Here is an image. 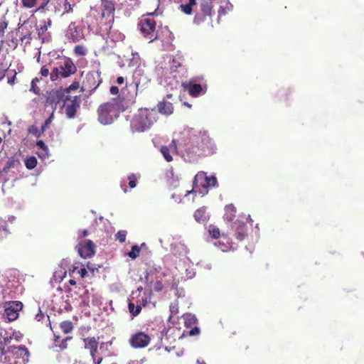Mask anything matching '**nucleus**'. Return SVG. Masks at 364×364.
<instances>
[{"label":"nucleus","mask_w":364,"mask_h":364,"mask_svg":"<svg viewBox=\"0 0 364 364\" xmlns=\"http://www.w3.org/2000/svg\"><path fill=\"white\" fill-rule=\"evenodd\" d=\"M70 339L69 337H66L65 338L63 339L60 343H58V346L61 348V349H65L67 348V344H66V341Z\"/></svg>","instance_id":"57"},{"label":"nucleus","mask_w":364,"mask_h":364,"mask_svg":"<svg viewBox=\"0 0 364 364\" xmlns=\"http://www.w3.org/2000/svg\"><path fill=\"white\" fill-rule=\"evenodd\" d=\"M205 16H204V15L201 16L200 14H196L194 18V22L196 23H200V22L204 21Z\"/></svg>","instance_id":"56"},{"label":"nucleus","mask_w":364,"mask_h":364,"mask_svg":"<svg viewBox=\"0 0 364 364\" xmlns=\"http://www.w3.org/2000/svg\"><path fill=\"white\" fill-rule=\"evenodd\" d=\"M129 186L131 188L136 186V178L134 174H131L128 176Z\"/></svg>","instance_id":"45"},{"label":"nucleus","mask_w":364,"mask_h":364,"mask_svg":"<svg viewBox=\"0 0 364 364\" xmlns=\"http://www.w3.org/2000/svg\"><path fill=\"white\" fill-rule=\"evenodd\" d=\"M84 346L86 349L90 350V355L92 358L97 350L98 342L94 337L84 338Z\"/></svg>","instance_id":"20"},{"label":"nucleus","mask_w":364,"mask_h":364,"mask_svg":"<svg viewBox=\"0 0 364 364\" xmlns=\"http://www.w3.org/2000/svg\"><path fill=\"white\" fill-rule=\"evenodd\" d=\"M124 110L122 102H109L100 106L97 109L98 121L104 125L111 124Z\"/></svg>","instance_id":"3"},{"label":"nucleus","mask_w":364,"mask_h":364,"mask_svg":"<svg viewBox=\"0 0 364 364\" xmlns=\"http://www.w3.org/2000/svg\"><path fill=\"white\" fill-rule=\"evenodd\" d=\"M78 87H79V83L78 82H73L68 88L65 89V92H66V94H68V93H70V92L71 90H75ZM70 96L69 95H64L63 100L64 101L70 100Z\"/></svg>","instance_id":"39"},{"label":"nucleus","mask_w":364,"mask_h":364,"mask_svg":"<svg viewBox=\"0 0 364 364\" xmlns=\"http://www.w3.org/2000/svg\"><path fill=\"white\" fill-rule=\"evenodd\" d=\"M43 317H44V314L42 313L41 310L39 309L38 313L36 315L35 318L38 321H41Z\"/></svg>","instance_id":"61"},{"label":"nucleus","mask_w":364,"mask_h":364,"mask_svg":"<svg viewBox=\"0 0 364 364\" xmlns=\"http://www.w3.org/2000/svg\"><path fill=\"white\" fill-rule=\"evenodd\" d=\"M102 18H105L106 23L108 24L109 28H111L110 24L114 21V5L109 0H102Z\"/></svg>","instance_id":"14"},{"label":"nucleus","mask_w":364,"mask_h":364,"mask_svg":"<svg viewBox=\"0 0 364 364\" xmlns=\"http://www.w3.org/2000/svg\"><path fill=\"white\" fill-rule=\"evenodd\" d=\"M129 312L134 316H137L141 310V307L139 305L135 306L134 304L129 302L128 305Z\"/></svg>","instance_id":"37"},{"label":"nucleus","mask_w":364,"mask_h":364,"mask_svg":"<svg viewBox=\"0 0 364 364\" xmlns=\"http://www.w3.org/2000/svg\"><path fill=\"white\" fill-rule=\"evenodd\" d=\"M174 79H171L170 77L164 76V79H161V84L164 86L169 87L171 90L176 89L179 85L177 80L175 79L176 75L173 76Z\"/></svg>","instance_id":"25"},{"label":"nucleus","mask_w":364,"mask_h":364,"mask_svg":"<svg viewBox=\"0 0 364 364\" xmlns=\"http://www.w3.org/2000/svg\"><path fill=\"white\" fill-rule=\"evenodd\" d=\"M13 339V336H9L4 338V342L6 343V345L10 343L11 341Z\"/></svg>","instance_id":"64"},{"label":"nucleus","mask_w":364,"mask_h":364,"mask_svg":"<svg viewBox=\"0 0 364 364\" xmlns=\"http://www.w3.org/2000/svg\"><path fill=\"white\" fill-rule=\"evenodd\" d=\"M151 341L148 334L144 332H138L132 335L129 339V343L134 348H142L146 347Z\"/></svg>","instance_id":"13"},{"label":"nucleus","mask_w":364,"mask_h":364,"mask_svg":"<svg viewBox=\"0 0 364 364\" xmlns=\"http://www.w3.org/2000/svg\"><path fill=\"white\" fill-rule=\"evenodd\" d=\"M149 82V79L144 75V70L138 67L133 72L132 82L127 85L126 87L134 90V95H136L139 91H142L146 87Z\"/></svg>","instance_id":"7"},{"label":"nucleus","mask_w":364,"mask_h":364,"mask_svg":"<svg viewBox=\"0 0 364 364\" xmlns=\"http://www.w3.org/2000/svg\"><path fill=\"white\" fill-rule=\"evenodd\" d=\"M23 308V304L21 301H12L4 304V316L9 321L16 320L18 316V312Z\"/></svg>","instance_id":"10"},{"label":"nucleus","mask_w":364,"mask_h":364,"mask_svg":"<svg viewBox=\"0 0 364 364\" xmlns=\"http://www.w3.org/2000/svg\"><path fill=\"white\" fill-rule=\"evenodd\" d=\"M198 183H200L201 185V190L198 191V193L201 195V196H204L208 193V188H216L218 186V180L215 174L208 176L205 172L199 171L194 177L193 182V190L187 191L185 196H187L191 193L194 195L196 194L197 191H194V188L196 187Z\"/></svg>","instance_id":"4"},{"label":"nucleus","mask_w":364,"mask_h":364,"mask_svg":"<svg viewBox=\"0 0 364 364\" xmlns=\"http://www.w3.org/2000/svg\"><path fill=\"white\" fill-rule=\"evenodd\" d=\"M225 219L228 222L232 221L235 216L236 208L232 204H229L225 206Z\"/></svg>","instance_id":"24"},{"label":"nucleus","mask_w":364,"mask_h":364,"mask_svg":"<svg viewBox=\"0 0 364 364\" xmlns=\"http://www.w3.org/2000/svg\"><path fill=\"white\" fill-rule=\"evenodd\" d=\"M60 328L63 333H69L70 332L72 331V330L73 328V323L71 321H65L60 323Z\"/></svg>","instance_id":"31"},{"label":"nucleus","mask_w":364,"mask_h":364,"mask_svg":"<svg viewBox=\"0 0 364 364\" xmlns=\"http://www.w3.org/2000/svg\"><path fill=\"white\" fill-rule=\"evenodd\" d=\"M158 120V113L154 109L141 108L134 114L130 127L133 132H144Z\"/></svg>","instance_id":"2"},{"label":"nucleus","mask_w":364,"mask_h":364,"mask_svg":"<svg viewBox=\"0 0 364 364\" xmlns=\"http://www.w3.org/2000/svg\"><path fill=\"white\" fill-rule=\"evenodd\" d=\"M171 198L175 200V201L177 202L178 203H180L181 202V197L179 195H176V193L171 195Z\"/></svg>","instance_id":"62"},{"label":"nucleus","mask_w":364,"mask_h":364,"mask_svg":"<svg viewBox=\"0 0 364 364\" xmlns=\"http://www.w3.org/2000/svg\"><path fill=\"white\" fill-rule=\"evenodd\" d=\"M66 262H67V261L65 259H63L61 263V268L63 269V272L62 270H60V273H59L57 271H55L54 272V274H53L54 277L56 279H59L60 282L62 281L63 279L66 276L67 271L65 267H63V265H64V264H65Z\"/></svg>","instance_id":"34"},{"label":"nucleus","mask_w":364,"mask_h":364,"mask_svg":"<svg viewBox=\"0 0 364 364\" xmlns=\"http://www.w3.org/2000/svg\"><path fill=\"white\" fill-rule=\"evenodd\" d=\"M109 91L112 95H115L119 93V88L118 87L113 85L110 87Z\"/></svg>","instance_id":"60"},{"label":"nucleus","mask_w":364,"mask_h":364,"mask_svg":"<svg viewBox=\"0 0 364 364\" xmlns=\"http://www.w3.org/2000/svg\"><path fill=\"white\" fill-rule=\"evenodd\" d=\"M179 8L186 14H191L192 13V7L188 4H181Z\"/></svg>","instance_id":"44"},{"label":"nucleus","mask_w":364,"mask_h":364,"mask_svg":"<svg viewBox=\"0 0 364 364\" xmlns=\"http://www.w3.org/2000/svg\"><path fill=\"white\" fill-rule=\"evenodd\" d=\"M217 145L208 131L186 127L176 134L169 146H162L160 151L166 161H173L175 151L187 162H196L217 152Z\"/></svg>","instance_id":"1"},{"label":"nucleus","mask_w":364,"mask_h":364,"mask_svg":"<svg viewBox=\"0 0 364 364\" xmlns=\"http://www.w3.org/2000/svg\"><path fill=\"white\" fill-rule=\"evenodd\" d=\"M139 27L144 37L150 39L149 42H152L154 39L161 38L159 32L155 33L156 22L153 18H144L141 19L139 23Z\"/></svg>","instance_id":"8"},{"label":"nucleus","mask_w":364,"mask_h":364,"mask_svg":"<svg viewBox=\"0 0 364 364\" xmlns=\"http://www.w3.org/2000/svg\"><path fill=\"white\" fill-rule=\"evenodd\" d=\"M36 0H22V4L24 7L32 8L36 5Z\"/></svg>","instance_id":"47"},{"label":"nucleus","mask_w":364,"mask_h":364,"mask_svg":"<svg viewBox=\"0 0 364 364\" xmlns=\"http://www.w3.org/2000/svg\"><path fill=\"white\" fill-rule=\"evenodd\" d=\"M177 304H171L170 306V311L171 314L169 316V319L171 318L173 314L178 312V306Z\"/></svg>","instance_id":"51"},{"label":"nucleus","mask_w":364,"mask_h":364,"mask_svg":"<svg viewBox=\"0 0 364 364\" xmlns=\"http://www.w3.org/2000/svg\"><path fill=\"white\" fill-rule=\"evenodd\" d=\"M154 289L156 291H160L163 289V284L161 281L157 280L154 285Z\"/></svg>","instance_id":"52"},{"label":"nucleus","mask_w":364,"mask_h":364,"mask_svg":"<svg viewBox=\"0 0 364 364\" xmlns=\"http://www.w3.org/2000/svg\"><path fill=\"white\" fill-rule=\"evenodd\" d=\"M29 355V351L25 346H10L9 360L6 362L9 364H26L28 362Z\"/></svg>","instance_id":"6"},{"label":"nucleus","mask_w":364,"mask_h":364,"mask_svg":"<svg viewBox=\"0 0 364 364\" xmlns=\"http://www.w3.org/2000/svg\"><path fill=\"white\" fill-rule=\"evenodd\" d=\"M200 333V328L198 327V326H194L188 332V335L189 336H197V335H199Z\"/></svg>","instance_id":"49"},{"label":"nucleus","mask_w":364,"mask_h":364,"mask_svg":"<svg viewBox=\"0 0 364 364\" xmlns=\"http://www.w3.org/2000/svg\"><path fill=\"white\" fill-rule=\"evenodd\" d=\"M101 82L100 73L98 71H91L86 75L83 80V87L85 90H95Z\"/></svg>","instance_id":"12"},{"label":"nucleus","mask_w":364,"mask_h":364,"mask_svg":"<svg viewBox=\"0 0 364 364\" xmlns=\"http://www.w3.org/2000/svg\"><path fill=\"white\" fill-rule=\"evenodd\" d=\"M120 4L127 9H134L135 6H139L140 0H118Z\"/></svg>","instance_id":"30"},{"label":"nucleus","mask_w":364,"mask_h":364,"mask_svg":"<svg viewBox=\"0 0 364 364\" xmlns=\"http://www.w3.org/2000/svg\"><path fill=\"white\" fill-rule=\"evenodd\" d=\"M53 118V114H52L45 122V124L42 126V130L44 131L46 128L50 124Z\"/></svg>","instance_id":"55"},{"label":"nucleus","mask_w":364,"mask_h":364,"mask_svg":"<svg viewBox=\"0 0 364 364\" xmlns=\"http://www.w3.org/2000/svg\"><path fill=\"white\" fill-rule=\"evenodd\" d=\"M77 252L82 258H89L95 253V245L90 240H81L77 246Z\"/></svg>","instance_id":"11"},{"label":"nucleus","mask_w":364,"mask_h":364,"mask_svg":"<svg viewBox=\"0 0 364 364\" xmlns=\"http://www.w3.org/2000/svg\"><path fill=\"white\" fill-rule=\"evenodd\" d=\"M75 52L80 55H84L85 54L84 48L80 46H77L75 47Z\"/></svg>","instance_id":"54"},{"label":"nucleus","mask_w":364,"mask_h":364,"mask_svg":"<svg viewBox=\"0 0 364 364\" xmlns=\"http://www.w3.org/2000/svg\"><path fill=\"white\" fill-rule=\"evenodd\" d=\"M232 5L228 1H223L218 9V18L232 11Z\"/></svg>","instance_id":"26"},{"label":"nucleus","mask_w":364,"mask_h":364,"mask_svg":"<svg viewBox=\"0 0 364 364\" xmlns=\"http://www.w3.org/2000/svg\"><path fill=\"white\" fill-rule=\"evenodd\" d=\"M22 36L21 37V41L22 43L25 42L26 44L30 43V40L31 39V32L28 29H27L26 26V23H23L22 30H21Z\"/></svg>","instance_id":"28"},{"label":"nucleus","mask_w":364,"mask_h":364,"mask_svg":"<svg viewBox=\"0 0 364 364\" xmlns=\"http://www.w3.org/2000/svg\"><path fill=\"white\" fill-rule=\"evenodd\" d=\"M72 310V306L68 302V300L63 301L62 305L60 306V311H70Z\"/></svg>","instance_id":"46"},{"label":"nucleus","mask_w":364,"mask_h":364,"mask_svg":"<svg viewBox=\"0 0 364 364\" xmlns=\"http://www.w3.org/2000/svg\"><path fill=\"white\" fill-rule=\"evenodd\" d=\"M37 30L38 37L42 39L43 42H44L46 37H44L43 35L48 30V26L46 25V23L43 22V24H41V27Z\"/></svg>","instance_id":"40"},{"label":"nucleus","mask_w":364,"mask_h":364,"mask_svg":"<svg viewBox=\"0 0 364 364\" xmlns=\"http://www.w3.org/2000/svg\"><path fill=\"white\" fill-rule=\"evenodd\" d=\"M157 108L159 112L165 116H169L173 114L174 109L172 103L165 100L158 103Z\"/></svg>","instance_id":"19"},{"label":"nucleus","mask_w":364,"mask_h":364,"mask_svg":"<svg viewBox=\"0 0 364 364\" xmlns=\"http://www.w3.org/2000/svg\"><path fill=\"white\" fill-rule=\"evenodd\" d=\"M9 234L6 222L0 219V239L5 238Z\"/></svg>","instance_id":"32"},{"label":"nucleus","mask_w":364,"mask_h":364,"mask_svg":"<svg viewBox=\"0 0 364 364\" xmlns=\"http://www.w3.org/2000/svg\"><path fill=\"white\" fill-rule=\"evenodd\" d=\"M184 324L186 328H191L198 323V318L192 314H185L183 316Z\"/></svg>","instance_id":"23"},{"label":"nucleus","mask_w":364,"mask_h":364,"mask_svg":"<svg viewBox=\"0 0 364 364\" xmlns=\"http://www.w3.org/2000/svg\"><path fill=\"white\" fill-rule=\"evenodd\" d=\"M6 343L3 341H0V359L1 361H6L9 360V347L6 349L5 348Z\"/></svg>","instance_id":"29"},{"label":"nucleus","mask_w":364,"mask_h":364,"mask_svg":"<svg viewBox=\"0 0 364 364\" xmlns=\"http://www.w3.org/2000/svg\"><path fill=\"white\" fill-rule=\"evenodd\" d=\"M200 8L204 16H211V0H202Z\"/></svg>","instance_id":"27"},{"label":"nucleus","mask_w":364,"mask_h":364,"mask_svg":"<svg viewBox=\"0 0 364 364\" xmlns=\"http://www.w3.org/2000/svg\"><path fill=\"white\" fill-rule=\"evenodd\" d=\"M88 235V231L87 230H80L78 232V239L85 237Z\"/></svg>","instance_id":"59"},{"label":"nucleus","mask_w":364,"mask_h":364,"mask_svg":"<svg viewBox=\"0 0 364 364\" xmlns=\"http://www.w3.org/2000/svg\"><path fill=\"white\" fill-rule=\"evenodd\" d=\"M80 100L77 95L73 97L70 104L65 105V112L68 119H73L75 117L77 109L80 108Z\"/></svg>","instance_id":"17"},{"label":"nucleus","mask_w":364,"mask_h":364,"mask_svg":"<svg viewBox=\"0 0 364 364\" xmlns=\"http://www.w3.org/2000/svg\"><path fill=\"white\" fill-rule=\"evenodd\" d=\"M127 231L119 230L115 235L116 240H119L121 243L126 240Z\"/></svg>","instance_id":"42"},{"label":"nucleus","mask_w":364,"mask_h":364,"mask_svg":"<svg viewBox=\"0 0 364 364\" xmlns=\"http://www.w3.org/2000/svg\"><path fill=\"white\" fill-rule=\"evenodd\" d=\"M186 90H187L192 97H198L206 92V85L198 84L191 81L187 83H183Z\"/></svg>","instance_id":"15"},{"label":"nucleus","mask_w":364,"mask_h":364,"mask_svg":"<svg viewBox=\"0 0 364 364\" xmlns=\"http://www.w3.org/2000/svg\"><path fill=\"white\" fill-rule=\"evenodd\" d=\"M162 32H163V33H164V32H165V33L168 35V38H169L171 40L173 38V33H171V32L168 29V28H167V27H165V28L163 29V31H162Z\"/></svg>","instance_id":"63"},{"label":"nucleus","mask_w":364,"mask_h":364,"mask_svg":"<svg viewBox=\"0 0 364 364\" xmlns=\"http://www.w3.org/2000/svg\"><path fill=\"white\" fill-rule=\"evenodd\" d=\"M8 26V23L5 21H0V37L3 38L4 36L5 29Z\"/></svg>","instance_id":"48"},{"label":"nucleus","mask_w":364,"mask_h":364,"mask_svg":"<svg viewBox=\"0 0 364 364\" xmlns=\"http://www.w3.org/2000/svg\"><path fill=\"white\" fill-rule=\"evenodd\" d=\"M232 229L235 232V237L240 241L243 240L247 236V227L243 222L239 220L234 222Z\"/></svg>","instance_id":"16"},{"label":"nucleus","mask_w":364,"mask_h":364,"mask_svg":"<svg viewBox=\"0 0 364 364\" xmlns=\"http://www.w3.org/2000/svg\"><path fill=\"white\" fill-rule=\"evenodd\" d=\"M84 28L80 23H70L65 31V37L73 42H78L84 38Z\"/></svg>","instance_id":"9"},{"label":"nucleus","mask_w":364,"mask_h":364,"mask_svg":"<svg viewBox=\"0 0 364 364\" xmlns=\"http://www.w3.org/2000/svg\"><path fill=\"white\" fill-rule=\"evenodd\" d=\"M51 4L53 5L55 11H60L63 9V14L73 11V6L68 0H53Z\"/></svg>","instance_id":"18"},{"label":"nucleus","mask_w":364,"mask_h":364,"mask_svg":"<svg viewBox=\"0 0 364 364\" xmlns=\"http://www.w3.org/2000/svg\"><path fill=\"white\" fill-rule=\"evenodd\" d=\"M37 165V159L35 156H30L27 158L25 161V166L26 167L31 170L34 168Z\"/></svg>","instance_id":"33"},{"label":"nucleus","mask_w":364,"mask_h":364,"mask_svg":"<svg viewBox=\"0 0 364 364\" xmlns=\"http://www.w3.org/2000/svg\"><path fill=\"white\" fill-rule=\"evenodd\" d=\"M156 72L158 76L161 77V78L163 77L164 70L162 66L160 67L158 65L156 68Z\"/></svg>","instance_id":"58"},{"label":"nucleus","mask_w":364,"mask_h":364,"mask_svg":"<svg viewBox=\"0 0 364 364\" xmlns=\"http://www.w3.org/2000/svg\"><path fill=\"white\" fill-rule=\"evenodd\" d=\"M208 232L209 235L215 239H217L220 237V232L219 228L214 225H209L208 228Z\"/></svg>","instance_id":"35"},{"label":"nucleus","mask_w":364,"mask_h":364,"mask_svg":"<svg viewBox=\"0 0 364 364\" xmlns=\"http://www.w3.org/2000/svg\"><path fill=\"white\" fill-rule=\"evenodd\" d=\"M223 240H225V242H224V241L215 242L214 245L216 246L217 247H218L219 249H220L221 251L224 252H228L230 250L235 249L232 247V245L229 242V238L223 236Z\"/></svg>","instance_id":"22"},{"label":"nucleus","mask_w":364,"mask_h":364,"mask_svg":"<svg viewBox=\"0 0 364 364\" xmlns=\"http://www.w3.org/2000/svg\"><path fill=\"white\" fill-rule=\"evenodd\" d=\"M194 218L199 223H206L210 218V215L206 211L205 207H202L197 209L194 213Z\"/></svg>","instance_id":"21"},{"label":"nucleus","mask_w":364,"mask_h":364,"mask_svg":"<svg viewBox=\"0 0 364 364\" xmlns=\"http://www.w3.org/2000/svg\"><path fill=\"white\" fill-rule=\"evenodd\" d=\"M76 67L70 58H65L59 62L58 66L55 67L50 74V78L51 81H55L59 78H66L75 73Z\"/></svg>","instance_id":"5"},{"label":"nucleus","mask_w":364,"mask_h":364,"mask_svg":"<svg viewBox=\"0 0 364 364\" xmlns=\"http://www.w3.org/2000/svg\"><path fill=\"white\" fill-rule=\"evenodd\" d=\"M16 164H18V161L14 160L13 159H9L6 163L1 171L7 173L10 168H14Z\"/></svg>","instance_id":"38"},{"label":"nucleus","mask_w":364,"mask_h":364,"mask_svg":"<svg viewBox=\"0 0 364 364\" xmlns=\"http://www.w3.org/2000/svg\"><path fill=\"white\" fill-rule=\"evenodd\" d=\"M37 82H38V79L37 77L33 79L31 81V86L30 89L31 91L33 92L36 94L38 93V90H37L36 88V85Z\"/></svg>","instance_id":"50"},{"label":"nucleus","mask_w":364,"mask_h":364,"mask_svg":"<svg viewBox=\"0 0 364 364\" xmlns=\"http://www.w3.org/2000/svg\"><path fill=\"white\" fill-rule=\"evenodd\" d=\"M40 73L43 77H47L49 74H50L49 69L46 65L41 68Z\"/></svg>","instance_id":"53"},{"label":"nucleus","mask_w":364,"mask_h":364,"mask_svg":"<svg viewBox=\"0 0 364 364\" xmlns=\"http://www.w3.org/2000/svg\"><path fill=\"white\" fill-rule=\"evenodd\" d=\"M140 250L141 249L139 246L134 245L132 247L131 251L127 253V255L132 259H134L139 255Z\"/></svg>","instance_id":"36"},{"label":"nucleus","mask_w":364,"mask_h":364,"mask_svg":"<svg viewBox=\"0 0 364 364\" xmlns=\"http://www.w3.org/2000/svg\"><path fill=\"white\" fill-rule=\"evenodd\" d=\"M181 67V63L177 61L176 59L172 60V63L170 65L171 73H176L177 69Z\"/></svg>","instance_id":"43"},{"label":"nucleus","mask_w":364,"mask_h":364,"mask_svg":"<svg viewBox=\"0 0 364 364\" xmlns=\"http://www.w3.org/2000/svg\"><path fill=\"white\" fill-rule=\"evenodd\" d=\"M36 146L39 149L45 152V154L43 155L44 157L48 156V149L42 140L37 141Z\"/></svg>","instance_id":"41"}]
</instances>
